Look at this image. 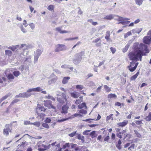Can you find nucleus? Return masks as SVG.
<instances>
[{
  "mask_svg": "<svg viewBox=\"0 0 151 151\" xmlns=\"http://www.w3.org/2000/svg\"><path fill=\"white\" fill-rule=\"evenodd\" d=\"M66 49V47L65 45L63 44H58L56 45L55 51V52H58L63 50Z\"/></svg>",
  "mask_w": 151,
  "mask_h": 151,
  "instance_id": "20e7f679",
  "label": "nucleus"
},
{
  "mask_svg": "<svg viewBox=\"0 0 151 151\" xmlns=\"http://www.w3.org/2000/svg\"><path fill=\"white\" fill-rule=\"evenodd\" d=\"M46 98L48 99H50L53 101H55V99L52 96L48 95L47 96H46Z\"/></svg>",
  "mask_w": 151,
  "mask_h": 151,
  "instance_id": "49530a36",
  "label": "nucleus"
},
{
  "mask_svg": "<svg viewBox=\"0 0 151 151\" xmlns=\"http://www.w3.org/2000/svg\"><path fill=\"white\" fill-rule=\"evenodd\" d=\"M78 107L79 109H81L84 108L86 109L87 108V106L85 103H83L81 104L78 105Z\"/></svg>",
  "mask_w": 151,
  "mask_h": 151,
  "instance_id": "393cba45",
  "label": "nucleus"
},
{
  "mask_svg": "<svg viewBox=\"0 0 151 151\" xmlns=\"http://www.w3.org/2000/svg\"><path fill=\"white\" fill-rule=\"evenodd\" d=\"M7 78L9 80L13 79L14 78V76L11 74H9L8 75Z\"/></svg>",
  "mask_w": 151,
  "mask_h": 151,
  "instance_id": "a18cd8bd",
  "label": "nucleus"
},
{
  "mask_svg": "<svg viewBox=\"0 0 151 151\" xmlns=\"http://www.w3.org/2000/svg\"><path fill=\"white\" fill-rule=\"evenodd\" d=\"M78 39V37H75L73 38H66L65 39V41H72L75 40H77Z\"/></svg>",
  "mask_w": 151,
  "mask_h": 151,
  "instance_id": "c85d7f7f",
  "label": "nucleus"
},
{
  "mask_svg": "<svg viewBox=\"0 0 151 151\" xmlns=\"http://www.w3.org/2000/svg\"><path fill=\"white\" fill-rule=\"evenodd\" d=\"M31 124H33L37 127H39L40 125V123L39 122H35L34 123H31Z\"/></svg>",
  "mask_w": 151,
  "mask_h": 151,
  "instance_id": "c9c22d12",
  "label": "nucleus"
},
{
  "mask_svg": "<svg viewBox=\"0 0 151 151\" xmlns=\"http://www.w3.org/2000/svg\"><path fill=\"white\" fill-rule=\"evenodd\" d=\"M134 63H135L134 62H132L131 63L130 65L128 67V68L130 72H132L134 71L136 68L134 66L132 67V66H134Z\"/></svg>",
  "mask_w": 151,
  "mask_h": 151,
  "instance_id": "f8f14e48",
  "label": "nucleus"
},
{
  "mask_svg": "<svg viewBox=\"0 0 151 151\" xmlns=\"http://www.w3.org/2000/svg\"><path fill=\"white\" fill-rule=\"evenodd\" d=\"M32 58V56L30 55H29L26 57V58H25V61H27L30 63L31 62V58Z\"/></svg>",
  "mask_w": 151,
  "mask_h": 151,
  "instance_id": "72a5a7b5",
  "label": "nucleus"
},
{
  "mask_svg": "<svg viewBox=\"0 0 151 151\" xmlns=\"http://www.w3.org/2000/svg\"><path fill=\"white\" fill-rule=\"evenodd\" d=\"M32 30H33L35 28V25L33 23H31L28 24Z\"/></svg>",
  "mask_w": 151,
  "mask_h": 151,
  "instance_id": "37998d69",
  "label": "nucleus"
},
{
  "mask_svg": "<svg viewBox=\"0 0 151 151\" xmlns=\"http://www.w3.org/2000/svg\"><path fill=\"white\" fill-rule=\"evenodd\" d=\"M76 88L77 89H79L80 90H81L83 88V86L81 85H77L76 86Z\"/></svg>",
  "mask_w": 151,
  "mask_h": 151,
  "instance_id": "603ef678",
  "label": "nucleus"
},
{
  "mask_svg": "<svg viewBox=\"0 0 151 151\" xmlns=\"http://www.w3.org/2000/svg\"><path fill=\"white\" fill-rule=\"evenodd\" d=\"M101 88L102 86H100L98 87L96 90V92L97 93L101 91Z\"/></svg>",
  "mask_w": 151,
  "mask_h": 151,
  "instance_id": "69168bd1",
  "label": "nucleus"
},
{
  "mask_svg": "<svg viewBox=\"0 0 151 151\" xmlns=\"http://www.w3.org/2000/svg\"><path fill=\"white\" fill-rule=\"evenodd\" d=\"M129 44H127L126 45V46L124 47V48L123 49H122V51L123 52H126L127 51L129 48Z\"/></svg>",
  "mask_w": 151,
  "mask_h": 151,
  "instance_id": "2f4dec72",
  "label": "nucleus"
},
{
  "mask_svg": "<svg viewBox=\"0 0 151 151\" xmlns=\"http://www.w3.org/2000/svg\"><path fill=\"white\" fill-rule=\"evenodd\" d=\"M134 132L137 137H138L139 138H140L141 137V135L138 132L137 130H135Z\"/></svg>",
  "mask_w": 151,
  "mask_h": 151,
  "instance_id": "58836bf2",
  "label": "nucleus"
},
{
  "mask_svg": "<svg viewBox=\"0 0 151 151\" xmlns=\"http://www.w3.org/2000/svg\"><path fill=\"white\" fill-rule=\"evenodd\" d=\"M139 73V72L138 71L137 73L134 75L132 76L130 78V80L131 81L134 80L138 76Z\"/></svg>",
  "mask_w": 151,
  "mask_h": 151,
  "instance_id": "bb28decb",
  "label": "nucleus"
},
{
  "mask_svg": "<svg viewBox=\"0 0 151 151\" xmlns=\"http://www.w3.org/2000/svg\"><path fill=\"white\" fill-rule=\"evenodd\" d=\"M37 114V115H38L37 116V117L38 118H39L40 119H41L42 120H43V119L44 118L45 116V114L42 113H40V112H36Z\"/></svg>",
  "mask_w": 151,
  "mask_h": 151,
  "instance_id": "2eb2a0df",
  "label": "nucleus"
},
{
  "mask_svg": "<svg viewBox=\"0 0 151 151\" xmlns=\"http://www.w3.org/2000/svg\"><path fill=\"white\" fill-rule=\"evenodd\" d=\"M147 121H150L151 120V112H149L148 116L145 118Z\"/></svg>",
  "mask_w": 151,
  "mask_h": 151,
  "instance_id": "cd10ccee",
  "label": "nucleus"
},
{
  "mask_svg": "<svg viewBox=\"0 0 151 151\" xmlns=\"http://www.w3.org/2000/svg\"><path fill=\"white\" fill-rule=\"evenodd\" d=\"M84 52L81 51L77 53L75 55V58L73 60V63L75 64H78L81 61L82 56L84 55Z\"/></svg>",
  "mask_w": 151,
  "mask_h": 151,
  "instance_id": "f03ea898",
  "label": "nucleus"
},
{
  "mask_svg": "<svg viewBox=\"0 0 151 151\" xmlns=\"http://www.w3.org/2000/svg\"><path fill=\"white\" fill-rule=\"evenodd\" d=\"M104 87L106 92H109L111 91V87L108 86L106 85H104Z\"/></svg>",
  "mask_w": 151,
  "mask_h": 151,
  "instance_id": "c756f323",
  "label": "nucleus"
},
{
  "mask_svg": "<svg viewBox=\"0 0 151 151\" xmlns=\"http://www.w3.org/2000/svg\"><path fill=\"white\" fill-rule=\"evenodd\" d=\"M47 9L50 11H52L54 9V6L52 5H50L47 7Z\"/></svg>",
  "mask_w": 151,
  "mask_h": 151,
  "instance_id": "79ce46f5",
  "label": "nucleus"
},
{
  "mask_svg": "<svg viewBox=\"0 0 151 151\" xmlns=\"http://www.w3.org/2000/svg\"><path fill=\"white\" fill-rule=\"evenodd\" d=\"M115 16L114 15L110 14L106 16L104 19H105L111 20L114 18Z\"/></svg>",
  "mask_w": 151,
  "mask_h": 151,
  "instance_id": "6ab92c4d",
  "label": "nucleus"
},
{
  "mask_svg": "<svg viewBox=\"0 0 151 151\" xmlns=\"http://www.w3.org/2000/svg\"><path fill=\"white\" fill-rule=\"evenodd\" d=\"M91 130H86L84 131L83 132V134L84 135H88V132H89Z\"/></svg>",
  "mask_w": 151,
  "mask_h": 151,
  "instance_id": "3c124183",
  "label": "nucleus"
},
{
  "mask_svg": "<svg viewBox=\"0 0 151 151\" xmlns=\"http://www.w3.org/2000/svg\"><path fill=\"white\" fill-rule=\"evenodd\" d=\"M51 121V119L49 117H47L45 120V123H49Z\"/></svg>",
  "mask_w": 151,
  "mask_h": 151,
  "instance_id": "4d7b16f0",
  "label": "nucleus"
},
{
  "mask_svg": "<svg viewBox=\"0 0 151 151\" xmlns=\"http://www.w3.org/2000/svg\"><path fill=\"white\" fill-rule=\"evenodd\" d=\"M11 94L10 93H9L5 96L2 97L0 99V104L4 100L6 99L9 97H11Z\"/></svg>",
  "mask_w": 151,
  "mask_h": 151,
  "instance_id": "aec40b11",
  "label": "nucleus"
},
{
  "mask_svg": "<svg viewBox=\"0 0 151 151\" xmlns=\"http://www.w3.org/2000/svg\"><path fill=\"white\" fill-rule=\"evenodd\" d=\"M132 35V33L130 31H129L127 33H125L124 34V38H126L128 36Z\"/></svg>",
  "mask_w": 151,
  "mask_h": 151,
  "instance_id": "4c0bfd02",
  "label": "nucleus"
},
{
  "mask_svg": "<svg viewBox=\"0 0 151 151\" xmlns=\"http://www.w3.org/2000/svg\"><path fill=\"white\" fill-rule=\"evenodd\" d=\"M130 22V21H123V22H119V23H118V24H122L123 25H125L128 24V23H129Z\"/></svg>",
  "mask_w": 151,
  "mask_h": 151,
  "instance_id": "c03bdc74",
  "label": "nucleus"
},
{
  "mask_svg": "<svg viewBox=\"0 0 151 151\" xmlns=\"http://www.w3.org/2000/svg\"><path fill=\"white\" fill-rule=\"evenodd\" d=\"M79 112L80 113L83 114H86L87 113V111L86 110L84 109H81L79 111Z\"/></svg>",
  "mask_w": 151,
  "mask_h": 151,
  "instance_id": "8fccbe9b",
  "label": "nucleus"
},
{
  "mask_svg": "<svg viewBox=\"0 0 151 151\" xmlns=\"http://www.w3.org/2000/svg\"><path fill=\"white\" fill-rule=\"evenodd\" d=\"M24 44L25 45V46L23 47H24V48L23 49L24 50H28L30 48H31L32 47V45H26V44Z\"/></svg>",
  "mask_w": 151,
  "mask_h": 151,
  "instance_id": "f704fd0d",
  "label": "nucleus"
},
{
  "mask_svg": "<svg viewBox=\"0 0 151 151\" xmlns=\"http://www.w3.org/2000/svg\"><path fill=\"white\" fill-rule=\"evenodd\" d=\"M133 51L130 52L128 54L129 59L133 61H142V56L146 55L149 52V50L147 45L143 43L139 45L138 42L134 43L133 45Z\"/></svg>",
  "mask_w": 151,
  "mask_h": 151,
  "instance_id": "f257e3e1",
  "label": "nucleus"
},
{
  "mask_svg": "<svg viewBox=\"0 0 151 151\" xmlns=\"http://www.w3.org/2000/svg\"><path fill=\"white\" fill-rule=\"evenodd\" d=\"M59 94H58V95L60 96V94H61L62 97L63 98V99L65 101V102H66V103H67V100L66 98V96L65 94V93H61L60 92H59Z\"/></svg>",
  "mask_w": 151,
  "mask_h": 151,
  "instance_id": "5701e85b",
  "label": "nucleus"
},
{
  "mask_svg": "<svg viewBox=\"0 0 151 151\" xmlns=\"http://www.w3.org/2000/svg\"><path fill=\"white\" fill-rule=\"evenodd\" d=\"M42 53L41 50L40 49L37 50L34 52V63H37L39 57L40 56Z\"/></svg>",
  "mask_w": 151,
  "mask_h": 151,
  "instance_id": "7ed1b4c3",
  "label": "nucleus"
},
{
  "mask_svg": "<svg viewBox=\"0 0 151 151\" xmlns=\"http://www.w3.org/2000/svg\"><path fill=\"white\" fill-rule=\"evenodd\" d=\"M119 18L117 19L118 21L120 22H123V21H126L129 20V19L127 18H125L122 17H119L118 16H117Z\"/></svg>",
  "mask_w": 151,
  "mask_h": 151,
  "instance_id": "412c9836",
  "label": "nucleus"
},
{
  "mask_svg": "<svg viewBox=\"0 0 151 151\" xmlns=\"http://www.w3.org/2000/svg\"><path fill=\"white\" fill-rule=\"evenodd\" d=\"M113 114H111L109 116H107L106 117V120H109L113 116Z\"/></svg>",
  "mask_w": 151,
  "mask_h": 151,
  "instance_id": "052dcab7",
  "label": "nucleus"
},
{
  "mask_svg": "<svg viewBox=\"0 0 151 151\" xmlns=\"http://www.w3.org/2000/svg\"><path fill=\"white\" fill-rule=\"evenodd\" d=\"M52 77L53 78L48 81V84L49 85L55 83L57 80V77L55 75H54V74L53 73L51 75V77Z\"/></svg>",
  "mask_w": 151,
  "mask_h": 151,
  "instance_id": "6e6552de",
  "label": "nucleus"
},
{
  "mask_svg": "<svg viewBox=\"0 0 151 151\" xmlns=\"http://www.w3.org/2000/svg\"><path fill=\"white\" fill-rule=\"evenodd\" d=\"M70 94L72 97L75 98H77L79 96L78 94V93L76 92L75 91L73 92H71Z\"/></svg>",
  "mask_w": 151,
  "mask_h": 151,
  "instance_id": "4be33fe9",
  "label": "nucleus"
},
{
  "mask_svg": "<svg viewBox=\"0 0 151 151\" xmlns=\"http://www.w3.org/2000/svg\"><path fill=\"white\" fill-rule=\"evenodd\" d=\"M128 121L127 120H124V121L122 122H119L118 123L117 125L119 127H123L126 125L128 124Z\"/></svg>",
  "mask_w": 151,
  "mask_h": 151,
  "instance_id": "4468645a",
  "label": "nucleus"
},
{
  "mask_svg": "<svg viewBox=\"0 0 151 151\" xmlns=\"http://www.w3.org/2000/svg\"><path fill=\"white\" fill-rule=\"evenodd\" d=\"M43 89L41 87H38L35 88L29 89L28 91L40 92Z\"/></svg>",
  "mask_w": 151,
  "mask_h": 151,
  "instance_id": "9b49d317",
  "label": "nucleus"
},
{
  "mask_svg": "<svg viewBox=\"0 0 151 151\" xmlns=\"http://www.w3.org/2000/svg\"><path fill=\"white\" fill-rule=\"evenodd\" d=\"M68 109V107L67 105H64L62 107V111L61 113L64 114L67 113L68 112L67 110Z\"/></svg>",
  "mask_w": 151,
  "mask_h": 151,
  "instance_id": "dca6fc26",
  "label": "nucleus"
},
{
  "mask_svg": "<svg viewBox=\"0 0 151 151\" xmlns=\"http://www.w3.org/2000/svg\"><path fill=\"white\" fill-rule=\"evenodd\" d=\"M46 109L43 106L37 107L36 109V112L42 113L41 112H45Z\"/></svg>",
  "mask_w": 151,
  "mask_h": 151,
  "instance_id": "ddd939ff",
  "label": "nucleus"
},
{
  "mask_svg": "<svg viewBox=\"0 0 151 151\" xmlns=\"http://www.w3.org/2000/svg\"><path fill=\"white\" fill-rule=\"evenodd\" d=\"M25 46V44L17 45L14 46H10L8 47V49L11 50L12 51H14L18 48H21Z\"/></svg>",
  "mask_w": 151,
  "mask_h": 151,
  "instance_id": "0eeeda50",
  "label": "nucleus"
},
{
  "mask_svg": "<svg viewBox=\"0 0 151 151\" xmlns=\"http://www.w3.org/2000/svg\"><path fill=\"white\" fill-rule=\"evenodd\" d=\"M110 32L109 31H107L106 33V35L105 37V38L106 40L107 41H109L110 40L109 38Z\"/></svg>",
  "mask_w": 151,
  "mask_h": 151,
  "instance_id": "a878e982",
  "label": "nucleus"
},
{
  "mask_svg": "<svg viewBox=\"0 0 151 151\" xmlns=\"http://www.w3.org/2000/svg\"><path fill=\"white\" fill-rule=\"evenodd\" d=\"M81 42L80 41H78L77 43L72 48V49H74L75 47L76 46H79L80 44H81Z\"/></svg>",
  "mask_w": 151,
  "mask_h": 151,
  "instance_id": "bf43d9fd",
  "label": "nucleus"
},
{
  "mask_svg": "<svg viewBox=\"0 0 151 151\" xmlns=\"http://www.w3.org/2000/svg\"><path fill=\"white\" fill-rule=\"evenodd\" d=\"M23 24L25 27H27V26L28 25V24H27V21L25 20H24Z\"/></svg>",
  "mask_w": 151,
  "mask_h": 151,
  "instance_id": "e2e57ef3",
  "label": "nucleus"
},
{
  "mask_svg": "<svg viewBox=\"0 0 151 151\" xmlns=\"http://www.w3.org/2000/svg\"><path fill=\"white\" fill-rule=\"evenodd\" d=\"M107 98L108 99L114 98L116 99L117 98V96L115 94L111 93L108 95Z\"/></svg>",
  "mask_w": 151,
  "mask_h": 151,
  "instance_id": "b1692460",
  "label": "nucleus"
},
{
  "mask_svg": "<svg viewBox=\"0 0 151 151\" xmlns=\"http://www.w3.org/2000/svg\"><path fill=\"white\" fill-rule=\"evenodd\" d=\"M143 40L145 43L149 44L151 42V37L147 35L145 36L144 37Z\"/></svg>",
  "mask_w": 151,
  "mask_h": 151,
  "instance_id": "1a4fd4ad",
  "label": "nucleus"
},
{
  "mask_svg": "<svg viewBox=\"0 0 151 151\" xmlns=\"http://www.w3.org/2000/svg\"><path fill=\"white\" fill-rule=\"evenodd\" d=\"M61 68H68V66L67 65H64L61 66Z\"/></svg>",
  "mask_w": 151,
  "mask_h": 151,
  "instance_id": "774afa93",
  "label": "nucleus"
},
{
  "mask_svg": "<svg viewBox=\"0 0 151 151\" xmlns=\"http://www.w3.org/2000/svg\"><path fill=\"white\" fill-rule=\"evenodd\" d=\"M13 74L16 77L18 76L20 74V73L19 71H14L13 72Z\"/></svg>",
  "mask_w": 151,
  "mask_h": 151,
  "instance_id": "09e8293b",
  "label": "nucleus"
},
{
  "mask_svg": "<svg viewBox=\"0 0 151 151\" xmlns=\"http://www.w3.org/2000/svg\"><path fill=\"white\" fill-rule=\"evenodd\" d=\"M57 100L60 103L63 104V103L66 102H65V101L64 100H63L62 99H61L60 98H57Z\"/></svg>",
  "mask_w": 151,
  "mask_h": 151,
  "instance_id": "ea45409f",
  "label": "nucleus"
},
{
  "mask_svg": "<svg viewBox=\"0 0 151 151\" xmlns=\"http://www.w3.org/2000/svg\"><path fill=\"white\" fill-rule=\"evenodd\" d=\"M20 29L22 32L24 33H25L27 32V31L26 29H25L22 25L20 27Z\"/></svg>",
  "mask_w": 151,
  "mask_h": 151,
  "instance_id": "a19ab883",
  "label": "nucleus"
},
{
  "mask_svg": "<svg viewBox=\"0 0 151 151\" xmlns=\"http://www.w3.org/2000/svg\"><path fill=\"white\" fill-rule=\"evenodd\" d=\"M44 105L48 108L49 109L52 108L55 109L56 108L52 104V102L50 100H47L44 101Z\"/></svg>",
  "mask_w": 151,
  "mask_h": 151,
  "instance_id": "423d86ee",
  "label": "nucleus"
},
{
  "mask_svg": "<svg viewBox=\"0 0 151 151\" xmlns=\"http://www.w3.org/2000/svg\"><path fill=\"white\" fill-rule=\"evenodd\" d=\"M94 83L93 82L91 81L88 83V85L90 86H92L94 85Z\"/></svg>",
  "mask_w": 151,
  "mask_h": 151,
  "instance_id": "13d9d810",
  "label": "nucleus"
},
{
  "mask_svg": "<svg viewBox=\"0 0 151 151\" xmlns=\"http://www.w3.org/2000/svg\"><path fill=\"white\" fill-rule=\"evenodd\" d=\"M70 145L71 147L72 148L76 147L77 146V144H76L70 143Z\"/></svg>",
  "mask_w": 151,
  "mask_h": 151,
  "instance_id": "680f3d73",
  "label": "nucleus"
},
{
  "mask_svg": "<svg viewBox=\"0 0 151 151\" xmlns=\"http://www.w3.org/2000/svg\"><path fill=\"white\" fill-rule=\"evenodd\" d=\"M95 134L96 131H93L90 133V135L91 136V137L93 138L96 137Z\"/></svg>",
  "mask_w": 151,
  "mask_h": 151,
  "instance_id": "e433bc0d",
  "label": "nucleus"
},
{
  "mask_svg": "<svg viewBox=\"0 0 151 151\" xmlns=\"http://www.w3.org/2000/svg\"><path fill=\"white\" fill-rule=\"evenodd\" d=\"M28 91V90L27 91V92L24 93L25 98L29 97L32 94L30 92H32V91Z\"/></svg>",
  "mask_w": 151,
  "mask_h": 151,
  "instance_id": "7c9ffc66",
  "label": "nucleus"
},
{
  "mask_svg": "<svg viewBox=\"0 0 151 151\" xmlns=\"http://www.w3.org/2000/svg\"><path fill=\"white\" fill-rule=\"evenodd\" d=\"M19 101V100L18 99H15L13 100L12 102L11 103L10 105H12L14 103L17 102Z\"/></svg>",
  "mask_w": 151,
  "mask_h": 151,
  "instance_id": "6e6d98bb",
  "label": "nucleus"
},
{
  "mask_svg": "<svg viewBox=\"0 0 151 151\" xmlns=\"http://www.w3.org/2000/svg\"><path fill=\"white\" fill-rule=\"evenodd\" d=\"M70 78V77L69 76L64 77L63 79L62 83L63 84L67 83L68 81V80Z\"/></svg>",
  "mask_w": 151,
  "mask_h": 151,
  "instance_id": "a211bd4d",
  "label": "nucleus"
},
{
  "mask_svg": "<svg viewBox=\"0 0 151 151\" xmlns=\"http://www.w3.org/2000/svg\"><path fill=\"white\" fill-rule=\"evenodd\" d=\"M42 126L44 127L47 129H49V127L48 125L46 123H43L42 124Z\"/></svg>",
  "mask_w": 151,
  "mask_h": 151,
  "instance_id": "de8ad7c7",
  "label": "nucleus"
},
{
  "mask_svg": "<svg viewBox=\"0 0 151 151\" xmlns=\"http://www.w3.org/2000/svg\"><path fill=\"white\" fill-rule=\"evenodd\" d=\"M5 53L6 55L8 56H11L12 54V52L11 51L7 50H5Z\"/></svg>",
  "mask_w": 151,
  "mask_h": 151,
  "instance_id": "473e14b6",
  "label": "nucleus"
},
{
  "mask_svg": "<svg viewBox=\"0 0 151 151\" xmlns=\"http://www.w3.org/2000/svg\"><path fill=\"white\" fill-rule=\"evenodd\" d=\"M110 49L111 52L113 54L115 52L116 50L115 48L113 47H111L110 48Z\"/></svg>",
  "mask_w": 151,
  "mask_h": 151,
  "instance_id": "0e129e2a",
  "label": "nucleus"
},
{
  "mask_svg": "<svg viewBox=\"0 0 151 151\" xmlns=\"http://www.w3.org/2000/svg\"><path fill=\"white\" fill-rule=\"evenodd\" d=\"M12 129L10 126L9 124H6L5 128L3 130V134L6 136H8L9 134V132H11Z\"/></svg>",
  "mask_w": 151,
  "mask_h": 151,
  "instance_id": "39448f33",
  "label": "nucleus"
},
{
  "mask_svg": "<svg viewBox=\"0 0 151 151\" xmlns=\"http://www.w3.org/2000/svg\"><path fill=\"white\" fill-rule=\"evenodd\" d=\"M76 131L73 132L72 133L69 134H68V135L71 137H73L76 134Z\"/></svg>",
  "mask_w": 151,
  "mask_h": 151,
  "instance_id": "5fc2aeb1",
  "label": "nucleus"
},
{
  "mask_svg": "<svg viewBox=\"0 0 151 151\" xmlns=\"http://www.w3.org/2000/svg\"><path fill=\"white\" fill-rule=\"evenodd\" d=\"M62 26L56 27L55 28V30L60 34L68 33L70 32V31H66L65 30H62L61 29L62 28Z\"/></svg>",
  "mask_w": 151,
  "mask_h": 151,
  "instance_id": "9d476101",
  "label": "nucleus"
},
{
  "mask_svg": "<svg viewBox=\"0 0 151 151\" xmlns=\"http://www.w3.org/2000/svg\"><path fill=\"white\" fill-rule=\"evenodd\" d=\"M136 123V124L137 125H140L142 124V120L141 121H138L136 120L134 121Z\"/></svg>",
  "mask_w": 151,
  "mask_h": 151,
  "instance_id": "864d4df0",
  "label": "nucleus"
},
{
  "mask_svg": "<svg viewBox=\"0 0 151 151\" xmlns=\"http://www.w3.org/2000/svg\"><path fill=\"white\" fill-rule=\"evenodd\" d=\"M101 38H98L93 40V42L96 43L98 42L100 40Z\"/></svg>",
  "mask_w": 151,
  "mask_h": 151,
  "instance_id": "338daca9",
  "label": "nucleus"
},
{
  "mask_svg": "<svg viewBox=\"0 0 151 151\" xmlns=\"http://www.w3.org/2000/svg\"><path fill=\"white\" fill-rule=\"evenodd\" d=\"M142 30V28H136L135 29H132V33L133 34H139L141 32Z\"/></svg>",
  "mask_w": 151,
  "mask_h": 151,
  "instance_id": "f3484780",
  "label": "nucleus"
}]
</instances>
